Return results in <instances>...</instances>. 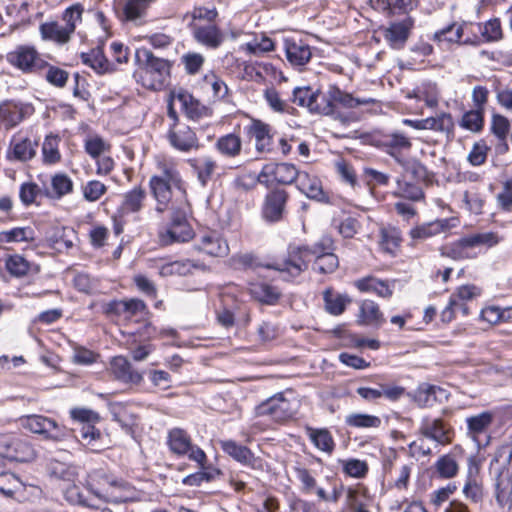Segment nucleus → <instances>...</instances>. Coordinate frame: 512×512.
I'll list each match as a JSON object with an SVG mask.
<instances>
[{
  "mask_svg": "<svg viewBox=\"0 0 512 512\" xmlns=\"http://www.w3.org/2000/svg\"><path fill=\"white\" fill-rule=\"evenodd\" d=\"M154 168L148 189L155 201V211L162 215L170 210L168 222L158 229V242L161 246L187 243L196 236L189 222V211L183 206H173L174 191L187 197L188 184L179 169V162L173 156L160 154L154 157Z\"/></svg>",
  "mask_w": 512,
  "mask_h": 512,
  "instance_id": "nucleus-1",
  "label": "nucleus"
},
{
  "mask_svg": "<svg viewBox=\"0 0 512 512\" xmlns=\"http://www.w3.org/2000/svg\"><path fill=\"white\" fill-rule=\"evenodd\" d=\"M249 122L244 126V135L254 143V149L262 157H287L297 138L279 133L270 123L248 114Z\"/></svg>",
  "mask_w": 512,
  "mask_h": 512,
  "instance_id": "nucleus-2",
  "label": "nucleus"
},
{
  "mask_svg": "<svg viewBox=\"0 0 512 512\" xmlns=\"http://www.w3.org/2000/svg\"><path fill=\"white\" fill-rule=\"evenodd\" d=\"M136 69L133 77L137 84L150 91H161L171 77L172 62L157 57L146 48H139L135 52Z\"/></svg>",
  "mask_w": 512,
  "mask_h": 512,
  "instance_id": "nucleus-3",
  "label": "nucleus"
},
{
  "mask_svg": "<svg viewBox=\"0 0 512 512\" xmlns=\"http://www.w3.org/2000/svg\"><path fill=\"white\" fill-rule=\"evenodd\" d=\"M189 16L188 28L196 43L210 50L222 46L225 33L217 23L219 12L215 6H194Z\"/></svg>",
  "mask_w": 512,
  "mask_h": 512,
  "instance_id": "nucleus-4",
  "label": "nucleus"
},
{
  "mask_svg": "<svg viewBox=\"0 0 512 512\" xmlns=\"http://www.w3.org/2000/svg\"><path fill=\"white\" fill-rule=\"evenodd\" d=\"M500 240L496 232L472 233L442 245L439 253L453 261L472 260L496 246Z\"/></svg>",
  "mask_w": 512,
  "mask_h": 512,
  "instance_id": "nucleus-5",
  "label": "nucleus"
},
{
  "mask_svg": "<svg viewBox=\"0 0 512 512\" xmlns=\"http://www.w3.org/2000/svg\"><path fill=\"white\" fill-rule=\"evenodd\" d=\"M431 181V176L424 164L419 161L403 165V170L396 178V187L393 195L412 202H420L425 199L422 183Z\"/></svg>",
  "mask_w": 512,
  "mask_h": 512,
  "instance_id": "nucleus-6",
  "label": "nucleus"
},
{
  "mask_svg": "<svg viewBox=\"0 0 512 512\" xmlns=\"http://www.w3.org/2000/svg\"><path fill=\"white\" fill-rule=\"evenodd\" d=\"M311 245L290 244L286 255L267 263L265 269L276 271L286 282H293L308 270L311 263Z\"/></svg>",
  "mask_w": 512,
  "mask_h": 512,
  "instance_id": "nucleus-7",
  "label": "nucleus"
},
{
  "mask_svg": "<svg viewBox=\"0 0 512 512\" xmlns=\"http://www.w3.org/2000/svg\"><path fill=\"white\" fill-rule=\"evenodd\" d=\"M330 101L333 112L331 117L344 124L357 122L361 119V107L375 105L378 102L373 98L354 97L351 93L341 90L337 85H330Z\"/></svg>",
  "mask_w": 512,
  "mask_h": 512,
  "instance_id": "nucleus-8",
  "label": "nucleus"
},
{
  "mask_svg": "<svg viewBox=\"0 0 512 512\" xmlns=\"http://www.w3.org/2000/svg\"><path fill=\"white\" fill-rule=\"evenodd\" d=\"M7 63L23 74L42 75L47 67L45 54L32 44H20L6 54Z\"/></svg>",
  "mask_w": 512,
  "mask_h": 512,
  "instance_id": "nucleus-9",
  "label": "nucleus"
},
{
  "mask_svg": "<svg viewBox=\"0 0 512 512\" xmlns=\"http://www.w3.org/2000/svg\"><path fill=\"white\" fill-rule=\"evenodd\" d=\"M165 444L169 453L177 458L190 461H204L205 451L194 443L191 434L184 428L173 427L167 431Z\"/></svg>",
  "mask_w": 512,
  "mask_h": 512,
  "instance_id": "nucleus-10",
  "label": "nucleus"
},
{
  "mask_svg": "<svg viewBox=\"0 0 512 512\" xmlns=\"http://www.w3.org/2000/svg\"><path fill=\"white\" fill-rule=\"evenodd\" d=\"M336 245L334 238L323 235L311 245L312 270L321 275L334 273L339 268V258L335 254Z\"/></svg>",
  "mask_w": 512,
  "mask_h": 512,
  "instance_id": "nucleus-11",
  "label": "nucleus"
},
{
  "mask_svg": "<svg viewBox=\"0 0 512 512\" xmlns=\"http://www.w3.org/2000/svg\"><path fill=\"white\" fill-rule=\"evenodd\" d=\"M290 201V193L280 186L267 188L261 207L260 215L268 224H277L285 220L288 214L287 206Z\"/></svg>",
  "mask_w": 512,
  "mask_h": 512,
  "instance_id": "nucleus-12",
  "label": "nucleus"
},
{
  "mask_svg": "<svg viewBox=\"0 0 512 512\" xmlns=\"http://www.w3.org/2000/svg\"><path fill=\"white\" fill-rule=\"evenodd\" d=\"M35 456L34 447L28 439L11 434L0 435V467L8 462H29Z\"/></svg>",
  "mask_w": 512,
  "mask_h": 512,
  "instance_id": "nucleus-13",
  "label": "nucleus"
},
{
  "mask_svg": "<svg viewBox=\"0 0 512 512\" xmlns=\"http://www.w3.org/2000/svg\"><path fill=\"white\" fill-rule=\"evenodd\" d=\"M40 137L29 129H21L12 135L6 150V159L15 162L31 161L36 155Z\"/></svg>",
  "mask_w": 512,
  "mask_h": 512,
  "instance_id": "nucleus-14",
  "label": "nucleus"
},
{
  "mask_svg": "<svg viewBox=\"0 0 512 512\" xmlns=\"http://www.w3.org/2000/svg\"><path fill=\"white\" fill-rule=\"evenodd\" d=\"M100 310L101 313L109 319L124 316L126 320H131L139 316L136 322L146 321L150 315L146 303L139 298H131L128 300L113 299L109 302H101Z\"/></svg>",
  "mask_w": 512,
  "mask_h": 512,
  "instance_id": "nucleus-15",
  "label": "nucleus"
},
{
  "mask_svg": "<svg viewBox=\"0 0 512 512\" xmlns=\"http://www.w3.org/2000/svg\"><path fill=\"white\" fill-rule=\"evenodd\" d=\"M254 413L257 417H268L274 422L284 423L294 418L297 407L284 393H277L257 405Z\"/></svg>",
  "mask_w": 512,
  "mask_h": 512,
  "instance_id": "nucleus-16",
  "label": "nucleus"
},
{
  "mask_svg": "<svg viewBox=\"0 0 512 512\" xmlns=\"http://www.w3.org/2000/svg\"><path fill=\"white\" fill-rule=\"evenodd\" d=\"M300 170L292 163H268L263 165L259 174V183L266 188L295 184Z\"/></svg>",
  "mask_w": 512,
  "mask_h": 512,
  "instance_id": "nucleus-17",
  "label": "nucleus"
},
{
  "mask_svg": "<svg viewBox=\"0 0 512 512\" xmlns=\"http://www.w3.org/2000/svg\"><path fill=\"white\" fill-rule=\"evenodd\" d=\"M165 139L172 149L184 154L196 152L202 147L196 130L185 122L169 124Z\"/></svg>",
  "mask_w": 512,
  "mask_h": 512,
  "instance_id": "nucleus-18",
  "label": "nucleus"
},
{
  "mask_svg": "<svg viewBox=\"0 0 512 512\" xmlns=\"http://www.w3.org/2000/svg\"><path fill=\"white\" fill-rule=\"evenodd\" d=\"M371 145L391 156L396 162L402 163L404 155L410 152L412 142L403 132H378L371 136Z\"/></svg>",
  "mask_w": 512,
  "mask_h": 512,
  "instance_id": "nucleus-19",
  "label": "nucleus"
},
{
  "mask_svg": "<svg viewBox=\"0 0 512 512\" xmlns=\"http://www.w3.org/2000/svg\"><path fill=\"white\" fill-rule=\"evenodd\" d=\"M26 430L41 435L44 439L61 441L66 438L68 430L56 420L43 415H25L20 418Z\"/></svg>",
  "mask_w": 512,
  "mask_h": 512,
  "instance_id": "nucleus-20",
  "label": "nucleus"
},
{
  "mask_svg": "<svg viewBox=\"0 0 512 512\" xmlns=\"http://www.w3.org/2000/svg\"><path fill=\"white\" fill-rule=\"evenodd\" d=\"M35 107L30 102L6 100L0 103V130L9 131L31 118Z\"/></svg>",
  "mask_w": 512,
  "mask_h": 512,
  "instance_id": "nucleus-21",
  "label": "nucleus"
},
{
  "mask_svg": "<svg viewBox=\"0 0 512 512\" xmlns=\"http://www.w3.org/2000/svg\"><path fill=\"white\" fill-rule=\"evenodd\" d=\"M416 435H423L440 446H447L455 439V429L443 418L424 416L416 431Z\"/></svg>",
  "mask_w": 512,
  "mask_h": 512,
  "instance_id": "nucleus-22",
  "label": "nucleus"
},
{
  "mask_svg": "<svg viewBox=\"0 0 512 512\" xmlns=\"http://www.w3.org/2000/svg\"><path fill=\"white\" fill-rule=\"evenodd\" d=\"M158 0H114L113 10L122 23L142 24Z\"/></svg>",
  "mask_w": 512,
  "mask_h": 512,
  "instance_id": "nucleus-23",
  "label": "nucleus"
},
{
  "mask_svg": "<svg viewBox=\"0 0 512 512\" xmlns=\"http://www.w3.org/2000/svg\"><path fill=\"white\" fill-rule=\"evenodd\" d=\"M219 445L221 450L233 460L254 471L263 472L267 466L262 457L255 455L248 446L239 444L235 440H220Z\"/></svg>",
  "mask_w": 512,
  "mask_h": 512,
  "instance_id": "nucleus-24",
  "label": "nucleus"
},
{
  "mask_svg": "<svg viewBox=\"0 0 512 512\" xmlns=\"http://www.w3.org/2000/svg\"><path fill=\"white\" fill-rule=\"evenodd\" d=\"M148 192L141 184L135 185L121 194V200L116 208L122 214L140 220V216L147 206Z\"/></svg>",
  "mask_w": 512,
  "mask_h": 512,
  "instance_id": "nucleus-25",
  "label": "nucleus"
},
{
  "mask_svg": "<svg viewBox=\"0 0 512 512\" xmlns=\"http://www.w3.org/2000/svg\"><path fill=\"white\" fill-rule=\"evenodd\" d=\"M195 249L211 257H223L229 252V245L222 235L211 229L199 231Z\"/></svg>",
  "mask_w": 512,
  "mask_h": 512,
  "instance_id": "nucleus-26",
  "label": "nucleus"
},
{
  "mask_svg": "<svg viewBox=\"0 0 512 512\" xmlns=\"http://www.w3.org/2000/svg\"><path fill=\"white\" fill-rule=\"evenodd\" d=\"M154 332L155 327L148 320L143 321V325L138 330L122 331L123 335H128L131 338L132 344L144 342V344L131 349V357L134 361H143L152 353L154 346L149 343V340Z\"/></svg>",
  "mask_w": 512,
  "mask_h": 512,
  "instance_id": "nucleus-27",
  "label": "nucleus"
},
{
  "mask_svg": "<svg viewBox=\"0 0 512 512\" xmlns=\"http://www.w3.org/2000/svg\"><path fill=\"white\" fill-rule=\"evenodd\" d=\"M377 237V245L380 253L391 258L400 255L404 239L399 227L390 224L382 226L378 230Z\"/></svg>",
  "mask_w": 512,
  "mask_h": 512,
  "instance_id": "nucleus-28",
  "label": "nucleus"
},
{
  "mask_svg": "<svg viewBox=\"0 0 512 512\" xmlns=\"http://www.w3.org/2000/svg\"><path fill=\"white\" fill-rule=\"evenodd\" d=\"M480 35L477 29V23H451L448 26L436 31L433 40L436 42H448L451 44L469 45L465 43L466 37H472V34Z\"/></svg>",
  "mask_w": 512,
  "mask_h": 512,
  "instance_id": "nucleus-29",
  "label": "nucleus"
},
{
  "mask_svg": "<svg viewBox=\"0 0 512 512\" xmlns=\"http://www.w3.org/2000/svg\"><path fill=\"white\" fill-rule=\"evenodd\" d=\"M356 393L367 403H378L383 397L395 402L405 396V388L399 385L381 383L379 388L360 386L356 389Z\"/></svg>",
  "mask_w": 512,
  "mask_h": 512,
  "instance_id": "nucleus-30",
  "label": "nucleus"
},
{
  "mask_svg": "<svg viewBox=\"0 0 512 512\" xmlns=\"http://www.w3.org/2000/svg\"><path fill=\"white\" fill-rule=\"evenodd\" d=\"M241 79L245 81L255 82L257 84H265L267 78L276 80L281 75L273 64L269 62H243L241 70Z\"/></svg>",
  "mask_w": 512,
  "mask_h": 512,
  "instance_id": "nucleus-31",
  "label": "nucleus"
},
{
  "mask_svg": "<svg viewBox=\"0 0 512 512\" xmlns=\"http://www.w3.org/2000/svg\"><path fill=\"white\" fill-rule=\"evenodd\" d=\"M109 371L114 379L124 384L139 385L143 381L142 374L134 369L129 360L122 355L111 358Z\"/></svg>",
  "mask_w": 512,
  "mask_h": 512,
  "instance_id": "nucleus-32",
  "label": "nucleus"
},
{
  "mask_svg": "<svg viewBox=\"0 0 512 512\" xmlns=\"http://www.w3.org/2000/svg\"><path fill=\"white\" fill-rule=\"evenodd\" d=\"M477 29L480 35L472 34V37H466L465 43L470 46H480L484 43L498 42L503 39V30L499 18H492L486 22L477 23Z\"/></svg>",
  "mask_w": 512,
  "mask_h": 512,
  "instance_id": "nucleus-33",
  "label": "nucleus"
},
{
  "mask_svg": "<svg viewBox=\"0 0 512 512\" xmlns=\"http://www.w3.org/2000/svg\"><path fill=\"white\" fill-rule=\"evenodd\" d=\"M246 290L251 299L268 306L278 305L283 296L278 286L265 281L250 282Z\"/></svg>",
  "mask_w": 512,
  "mask_h": 512,
  "instance_id": "nucleus-34",
  "label": "nucleus"
},
{
  "mask_svg": "<svg viewBox=\"0 0 512 512\" xmlns=\"http://www.w3.org/2000/svg\"><path fill=\"white\" fill-rule=\"evenodd\" d=\"M360 293L374 294L379 298L390 299L393 296V285L389 280L380 279L374 275H366L353 282Z\"/></svg>",
  "mask_w": 512,
  "mask_h": 512,
  "instance_id": "nucleus-35",
  "label": "nucleus"
},
{
  "mask_svg": "<svg viewBox=\"0 0 512 512\" xmlns=\"http://www.w3.org/2000/svg\"><path fill=\"white\" fill-rule=\"evenodd\" d=\"M284 51L287 61L294 67L306 65L311 57V47L302 39L287 37L284 39Z\"/></svg>",
  "mask_w": 512,
  "mask_h": 512,
  "instance_id": "nucleus-36",
  "label": "nucleus"
},
{
  "mask_svg": "<svg viewBox=\"0 0 512 512\" xmlns=\"http://www.w3.org/2000/svg\"><path fill=\"white\" fill-rule=\"evenodd\" d=\"M187 164L196 176L197 182L201 187H207L212 181L217 169L218 162L210 155L203 157H194L187 160Z\"/></svg>",
  "mask_w": 512,
  "mask_h": 512,
  "instance_id": "nucleus-37",
  "label": "nucleus"
},
{
  "mask_svg": "<svg viewBox=\"0 0 512 512\" xmlns=\"http://www.w3.org/2000/svg\"><path fill=\"white\" fill-rule=\"evenodd\" d=\"M295 185L308 198L324 203L329 202V196L324 192L322 182L317 176L300 170Z\"/></svg>",
  "mask_w": 512,
  "mask_h": 512,
  "instance_id": "nucleus-38",
  "label": "nucleus"
},
{
  "mask_svg": "<svg viewBox=\"0 0 512 512\" xmlns=\"http://www.w3.org/2000/svg\"><path fill=\"white\" fill-rule=\"evenodd\" d=\"M215 151L224 159H236L243 151V141L239 131H233L217 138Z\"/></svg>",
  "mask_w": 512,
  "mask_h": 512,
  "instance_id": "nucleus-39",
  "label": "nucleus"
},
{
  "mask_svg": "<svg viewBox=\"0 0 512 512\" xmlns=\"http://www.w3.org/2000/svg\"><path fill=\"white\" fill-rule=\"evenodd\" d=\"M357 322L364 326L380 328L386 323V318L377 302L364 299L359 304Z\"/></svg>",
  "mask_w": 512,
  "mask_h": 512,
  "instance_id": "nucleus-40",
  "label": "nucleus"
},
{
  "mask_svg": "<svg viewBox=\"0 0 512 512\" xmlns=\"http://www.w3.org/2000/svg\"><path fill=\"white\" fill-rule=\"evenodd\" d=\"M372 497L366 487H348L345 508L347 512H371Z\"/></svg>",
  "mask_w": 512,
  "mask_h": 512,
  "instance_id": "nucleus-41",
  "label": "nucleus"
},
{
  "mask_svg": "<svg viewBox=\"0 0 512 512\" xmlns=\"http://www.w3.org/2000/svg\"><path fill=\"white\" fill-rule=\"evenodd\" d=\"M322 298L325 311L332 316L342 315L352 303V298L347 293H339L331 286L323 291Z\"/></svg>",
  "mask_w": 512,
  "mask_h": 512,
  "instance_id": "nucleus-42",
  "label": "nucleus"
},
{
  "mask_svg": "<svg viewBox=\"0 0 512 512\" xmlns=\"http://www.w3.org/2000/svg\"><path fill=\"white\" fill-rule=\"evenodd\" d=\"M305 434L309 441L319 451L332 455L336 448L335 439L328 428L305 427Z\"/></svg>",
  "mask_w": 512,
  "mask_h": 512,
  "instance_id": "nucleus-43",
  "label": "nucleus"
},
{
  "mask_svg": "<svg viewBox=\"0 0 512 512\" xmlns=\"http://www.w3.org/2000/svg\"><path fill=\"white\" fill-rule=\"evenodd\" d=\"M495 498L501 508H511L512 505V476L503 467L498 471L495 481Z\"/></svg>",
  "mask_w": 512,
  "mask_h": 512,
  "instance_id": "nucleus-44",
  "label": "nucleus"
},
{
  "mask_svg": "<svg viewBox=\"0 0 512 512\" xmlns=\"http://www.w3.org/2000/svg\"><path fill=\"white\" fill-rule=\"evenodd\" d=\"M73 191L74 182L71 177L64 172H57L51 176L50 188L45 189L44 195L49 199L60 200Z\"/></svg>",
  "mask_w": 512,
  "mask_h": 512,
  "instance_id": "nucleus-45",
  "label": "nucleus"
},
{
  "mask_svg": "<svg viewBox=\"0 0 512 512\" xmlns=\"http://www.w3.org/2000/svg\"><path fill=\"white\" fill-rule=\"evenodd\" d=\"M174 97L181 104L182 110L189 119L198 120L209 115L210 109L188 91L180 90Z\"/></svg>",
  "mask_w": 512,
  "mask_h": 512,
  "instance_id": "nucleus-46",
  "label": "nucleus"
},
{
  "mask_svg": "<svg viewBox=\"0 0 512 512\" xmlns=\"http://www.w3.org/2000/svg\"><path fill=\"white\" fill-rule=\"evenodd\" d=\"M81 61L84 65L91 67L98 74L111 73L115 71L114 63H111L101 46L92 48L89 52L81 53Z\"/></svg>",
  "mask_w": 512,
  "mask_h": 512,
  "instance_id": "nucleus-47",
  "label": "nucleus"
},
{
  "mask_svg": "<svg viewBox=\"0 0 512 512\" xmlns=\"http://www.w3.org/2000/svg\"><path fill=\"white\" fill-rule=\"evenodd\" d=\"M442 391L441 387L427 382L420 383L412 392H406L413 403L419 408L432 407L437 401V392Z\"/></svg>",
  "mask_w": 512,
  "mask_h": 512,
  "instance_id": "nucleus-48",
  "label": "nucleus"
},
{
  "mask_svg": "<svg viewBox=\"0 0 512 512\" xmlns=\"http://www.w3.org/2000/svg\"><path fill=\"white\" fill-rule=\"evenodd\" d=\"M448 229L447 219H437L414 226L409 231V237L415 242L425 241Z\"/></svg>",
  "mask_w": 512,
  "mask_h": 512,
  "instance_id": "nucleus-49",
  "label": "nucleus"
},
{
  "mask_svg": "<svg viewBox=\"0 0 512 512\" xmlns=\"http://www.w3.org/2000/svg\"><path fill=\"white\" fill-rule=\"evenodd\" d=\"M39 33L42 40L51 41L57 45L67 44L73 36L64 25H60L57 21L41 23Z\"/></svg>",
  "mask_w": 512,
  "mask_h": 512,
  "instance_id": "nucleus-50",
  "label": "nucleus"
},
{
  "mask_svg": "<svg viewBox=\"0 0 512 512\" xmlns=\"http://www.w3.org/2000/svg\"><path fill=\"white\" fill-rule=\"evenodd\" d=\"M205 265L199 261L183 259L166 263L160 268V275L168 276H189L195 270H204Z\"/></svg>",
  "mask_w": 512,
  "mask_h": 512,
  "instance_id": "nucleus-51",
  "label": "nucleus"
},
{
  "mask_svg": "<svg viewBox=\"0 0 512 512\" xmlns=\"http://www.w3.org/2000/svg\"><path fill=\"white\" fill-rule=\"evenodd\" d=\"M246 295L247 290L245 287L235 283H228L220 290V305L239 310L245 302Z\"/></svg>",
  "mask_w": 512,
  "mask_h": 512,
  "instance_id": "nucleus-52",
  "label": "nucleus"
},
{
  "mask_svg": "<svg viewBox=\"0 0 512 512\" xmlns=\"http://www.w3.org/2000/svg\"><path fill=\"white\" fill-rule=\"evenodd\" d=\"M61 137L59 134L50 132L45 135L42 142L41 153L44 165H56L61 162L62 155L59 149Z\"/></svg>",
  "mask_w": 512,
  "mask_h": 512,
  "instance_id": "nucleus-53",
  "label": "nucleus"
},
{
  "mask_svg": "<svg viewBox=\"0 0 512 512\" xmlns=\"http://www.w3.org/2000/svg\"><path fill=\"white\" fill-rule=\"evenodd\" d=\"M433 474L439 479H452L459 473V464L451 453L441 455L432 466Z\"/></svg>",
  "mask_w": 512,
  "mask_h": 512,
  "instance_id": "nucleus-54",
  "label": "nucleus"
},
{
  "mask_svg": "<svg viewBox=\"0 0 512 512\" xmlns=\"http://www.w3.org/2000/svg\"><path fill=\"white\" fill-rule=\"evenodd\" d=\"M494 421V413L483 411L466 418L468 435L478 442L479 435L485 433Z\"/></svg>",
  "mask_w": 512,
  "mask_h": 512,
  "instance_id": "nucleus-55",
  "label": "nucleus"
},
{
  "mask_svg": "<svg viewBox=\"0 0 512 512\" xmlns=\"http://www.w3.org/2000/svg\"><path fill=\"white\" fill-rule=\"evenodd\" d=\"M45 246L64 253L73 247V241L67 236L65 227H54L46 232Z\"/></svg>",
  "mask_w": 512,
  "mask_h": 512,
  "instance_id": "nucleus-56",
  "label": "nucleus"
},
{
  "mask_svg": "<svg viewBox=\"0 0 512 512\" xmlns=\"http://www.w3.org/2000/svg\"><path fill=\"white\" fill-rule=\"evenodd\" d=\"M337 463L345 477L364 479L369 474V464L366 460L358 458L338 459Z\"/></svg>",
  "mask_w": 512,
  "mask_h": 512,
  "instance_id": "nucleus-57",
  "label": "nucleus"
},
{
  "mask_svg": "<svg viewBox=\"0 0 512 512\" xmlns=\"http://www.w3.org/2000/svg\"><path fill=\"white\" fill-rule=\"evenodd\" d=\"M346 427L353 429H378L382 425V419L373 414L353 412L345 416Z\"/></svg>",
  "mask_w": 512,
  "mask_h": 512,
  "instance_id": "nucleus-58",
  "label": "nucleus"
},
{
  "mask_svg": "<svg viewBox=\"0 0 512 512\" xmlns=\"http://www.w3.org/2000/svg\"><path fill=\"white\" fill-rule=\"evenodd\" d=\"M422 127L436 132L446 133L447 137H454L455 122L450 113L441 112L435 117L424 119Z\"/></svg>",
  "mask_w": 512,
  "mask_h": 512,
  "instance_id": "nucleus-59",
  "label": "nucleus"
},
{
  "mask_svg": "<svg viewBox=\"0 0 512 512\" xmlns=\"http://www.w3.org/2000/svg\"><path fill=\"white\" fill-rule=\"evenodd\" d=\"M260 258L252 253H236L228 259V266L237 271L255 270L257 268H265Z\"/></svg>",
  "mask_w": 512,
  "mask_h": 512,
  "instance_id": "nucleus-60",
  "label": "nucleus"
},
{
  "mask_svg": "<svg viewBox=\"0 0 512 512\" xmlns=\"http://www.w3.org/2000/svg\"><path fill=\"white\" fill-rule=\"evenodd\" d=\"M35 231L31 226H17L0 231V244L33 242Z\"/></svg>",
  "mask_w": 512,
  "mask_h": 512,
  "instance_id": "nucleus-61",
  "label": "nucleus"
},
{
  "mask_svg": "<svg viewBox=\"0 0 512 512\" xmlns=\"http://www.w3.org/2000/svg\"><path fill=\"white\" fill-rule=\"evenodd\" d=\"M459 126L474 134L481 133L485 127V112L476 108L465 111L459 120Z\"/></svg>",
  "mask_w": 512,
  "mask_h": 512,
  "instance_id": "nucleus-62",
  "label": "nucleus"
},
{
  "mask_svg": "<svg viewBox=\"0 0 512 512\" xmlns=\"http://www.w3.org/2000/svg\"><path fill=\"white\" fill-rule=\"evenodd\" d=\"M202 87L212 91L215 100H224L228 96L229 88L225 81L214 71H208L201 78Z\"/></svg>",
  "mask_w": 512,
  "mask_h": 512,
  "instance_id": "nucleus-63",
  "label": "nucleus"
},
{
  "mask_svg": "<svg viewBox=\"0 0 512 512\" xmlns=\"http://www.w3.org/2000/svg\"><path fill=\"white\" fill-rule=\"evenodd\" d=\"M80 436L82 442L92 452H101L106 449L103 442V435L101 431L95 427V424L83 425L80 429Z\"/></svg>",
  "mask_w": 512,
  "mask_h": 512,
  "instance_id": "nucleus-64",
  "label": "nucleus"
}]
</instances>
